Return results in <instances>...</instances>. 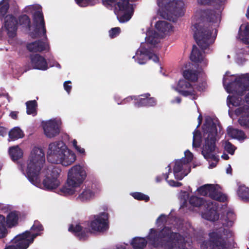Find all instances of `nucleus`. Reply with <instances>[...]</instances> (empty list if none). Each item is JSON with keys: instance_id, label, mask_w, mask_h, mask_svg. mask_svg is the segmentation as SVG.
Masks as SVG:
<instances>
[{"instance_id": "f257e3e1", "label": "nucleus", "mask_w": 249, "mask_h": 249, "mask_svg": "<svg viewBox=\"0 0 249 249\" xmlns=\"http://www.w3.org/2000/svg\"><path fill=\"white\" fill-rule=\"evenodd\" d=\"M207 20L206 22H199L193 25L194 36L196 43L202 50H205L212 44L215 37L212 36L213 29L211 23L217 21L219 14L214 10L208 9L205 12Z\"/></svg>"}, {"instance_id": "f03ea898", "label": "nucleus", "mask_w": 249, "mask_h": 249, "mask_svg": "<svg viewBox=\"0 0 249 249\" xmlns=\"http://www.w3.org/2000/svg\"><path fill=\"white\" fill-rule=\"evenodd\" d=\"M149 240L155 247H163L165 249L180 248L184 246V238L180 233L173 232L171 228L164 227L157 234L156 230L151 229Z\"/></svg>"}, {"instance_id": "7ed1b4c3", "label": "nucleus", "mask_w": 249, "mask_h": 249, "mask_svg": "<svg viewBox=\"0 0 249 249\" xmlns=\"http://www.w3.org/2000/svg\"><path fill=\"white\" fill-rule=\"evenodd\" d=\"M45 161L43 149L35 147L29 158L25 176L33 184L37 185L40 182L39 175Z\"/></svg>"}, {"instance_id": "20e7f679", "label": "nucleus", "mask_w": 249, "mask_h": 249, "mask_svg": "<svg viewBox=\"0 0 249 249\" xmlns=\"http://www.w3.org/2000/svg\"><path fill=\"white\" fill-rule=\"evenodd\" d=\"M87 173L84 167L79 164L73 166L69 171L67 180V186H63L60 189L64 195H72L76 189L83 183L87 177Z\"/></svg>"}, {"instance_id": "39448f33", "label": "nucleus", "mask_w": 249, "mask_h": 249, "mask_svg": "<svg viewBox=\"0 0 249 249\" xmlns=\"http://www.w3.org/2000/svg\"><path fill=\"white\" fill-rule=\"evenodd\" d=\"M229 86L232 88V92L236 95H229L227 98L228 103L238 107L242 101L241 96L244 95L245 91L249 90V75L246 74L236 77L234 81Z\"/></svg>"}, {"instance_id": "423d86ee", "label": "nucleus", "mask_w": 249, "mask_h": 249, "mask_svg": "<svg viewBox=\"0 0 249 249\" xmlns=\"http://www.w3.org/2000/svg\"><path fill=\"white\" fill-rule=\"evenodd\" d=\"M231 233L230 230L224 228L210 232L209 238L205 243L206 249H227Z\"/></svg>"}, {"instance_id": "0eeeda50", "label": "nucleus", "mask_w": 249, "mask_h": 249, "mask_svg": "<svg viewBox=\"0 0 249 249\" xmlns=\"http://www.w3.org/2000/svg\"><path fill=\"white\" fill-rule=\"evenodd\" d=\"M205 130L204 133V142L203 143L201 153L203 155L214 153L216 148V136L217 130L216 124L210 118L206 119Z\"/></svg>"}, {"instance_id": "6e6552de", "label": "nucleus", "mask_w": 249, "mask_h": 249, "mask_svg": "<svg viewBox=\"0 0 249 249\" xmlns=\"http://www.w3.org/2000/svg\"><path fill=\"white\" fill-rule=\"evenodd\" d=\"M68 148L62 141H57L51 143L49 145L47 159L49 162L58 164L61 161V158Z\"/></svg>"}, {"instance_id": "1a4fd4ad", "label": "nucleus", "mask_w": 249, "mask_h": 249, "mask_svg": "<svg viewBox=\"0 0 249 249\" xmlns=\"http://www.w3.org/2000/svg\"><path fill=\"white\" fill-rule=\"evenodd\" d=\"M34 29L31 33V36L33 38L43 36L45 40H47L45 20L42 11H36L33 15Z\"/></svg>"}, {"instance_id": "9d476101", "label": "nucleus", "mask_w": 249, "mask_h": 249, "mask_svg": "<svg viewBox=\"0 0 249 249\" xmlns=\"http://www.w3.org/2000/svg\"><path fill=\"white\" fill-rule=\"evenodd\" d=\"M20 213L17 211H13L8 213L5 218L2 215L0 214V238L4 237L7 233V230L6 228V222L8 227L11 228L16 226L18 223Z\"/></svg>"}, {"instance_id": "9b49d317", "label": "nucleus", "mask_w": 249, "mask_h": 249, "mask_svg": "<svg viewBox=\"0 0 249 249\" xmlns=\"http://www.w3.org/2000/svg\"><path fill=\"white\" fill-rule=\"evenodd\" d=\"M197 191L200 195H208L211 198L219 202H224L227 200V196L219 192L213 184H205L198 188Z\"/></svg>"}, {"instance_id": "f8f14e48", "label": "nucleus", "mask_w": 249, "mask_h": 249, "mask_svg": "<svg viewBox=\"0 0 249 249\" xmlns=\"http://www.w3.org/2000/svg\"><path fill=\"white\" fill-rule=\"evenodd\" d=\"M94 219L90 221L89 226L91 230L99 232H104L109 228L108 214L102 212L99 214L94 215Z\"/></svg>"}, {"instance_id": "ddd939ff", "label": "nucleus", "mask_w": 249, "mask_h": 249, "mask_svg": "<svg viewBox=\"0 0 249 249\" xmlns=\"http://www.w3.org/2000/svg\"><path fill=\"white\" fill-rule=\"evenodd\" d=\"M29 232L24 231L16 235L11 240L12 245L6 246L4 249H27L31 245V242L26 240Z\"/></svg>"}, {"instance_id": "4468645a", "label": "nucleus", "mask_w": 249, "mask_h": 249, "mask_svg": "<svg viewBox=\"0 0 249 249\" xmlns=\"http://www.w3.org/2000/svg\"><path fill=\"white\" fill-rule=\"evenodd\" d=\"M175 90L181 95L184 97L189 96H193V99H196V92L194 89L192 85L186 80H179L175 88Z\"/></svg>"}, {"instance_id": "2eb2a0df", "label": "nucleus", "mask_w": 249, "mask_h": 249, "mask_svg": "<svg viewBox=\"0 0 249 249\" xmlns=\"http://www.w3.org/2000/svg\"><path fill=\"white\" fill-rule=\"evenodd\" d=\"M44 134L47 138H52L56 137L60 132V127L55 119L50 120L42 123Z\"/></svg>"}, {"instance_id": "dca6fc26", "label": "nucleus", "mask_w": 249, "mask_h": 249, "mask_svg": "<svg viewBox=\"0 0 249 249\" xmlns=\"http://www.w3.org/2000/svg\"><path fill=\"white\" fill-rule=\"evenodd\" d=\"M218 204L212 200H207L205 205L206 211L203 214V217L206 219L214 221L219 219V214L217 213Z\"/></svg>"}, {"instance_id": "f3484780", "label": "nucleus", "mask_w": 249, "mask_h": 249, "mask_svg": "<svg viewBox=\"0 0 249 249\" xmlns=\"http://www.w3.org/2000/svg\"><path fill=\"white\" fill-rule=\"evenodd\" d=\"M235 113L237 115L241 116L238 122L244 128H249V106L244 105L236 108Z\"/></svg>"}, {"instance_id": "a211bd4d", "label": "nucleus", "mask_w": 249, "mask_h": 249, "mask_svg": "<svg viewBox=\"0 0 249 249\" xmlns=\"http://www.w3.org/2000/svg\"><path fill=\"white\" fill-rule=\"evenodd\" d=\"M18 20L12 15H7L4 18V28L9 37H13L16 35Z\"/></svg>"}, {"instance_id": "6ab92c4d", "label": "nucleus", "mask_w": 249, "mask_h": 249, "mask_svg": "<svg viewBox=\"0 0 249 249\" xmlns=\"http://www.w3.org/2000/svg\"><path fill=\"white\" fill-rule=\"evenodd\" d=\"M68 231L77 237L79 240H86L88 237V234L90 232L88 228H84L79 224L75 225L71 224Z\"/></svg>"}, {"instance_id": "aec40b11", "label": "nucleus", "mask_w": 249, "mask_h": 249, "mask_svg": "<svg viewBox=\"0 0 249 249\" xmlns=\"http://www.w3.org/2000/svg\"><path fill=\"white\" fill-rule=\"evenodd\" d=\"M31 63L34 69L45 71L48 68L45 58L39 54H31Z\"/></svg>"}, {"instance_id": "412c9836", "label": "nucleus", "mask_w": 249, "mask_h": 249, "mask_svg": "<svg viewBox=\"0 0 249 249\" xmlns=\"http://www.w3.org/2000/svg\"><path fill=\"white\" fill-rule=\"evenodd\" d=\"M156 104V99L154 97H151L148 93L140 95L138 97L137 101L135 102V106L138 107H154Z\"/></svg>"}, {"instance_id": "4be33fe9", "label": "nucleus", "mask_w": 249, "mask_h": 249, "mask_svg": "<svg viewBox=\"0 0 249 249\" xmlns=\"http://www.w3.org/2000/svg\"><path fill=\"white\" fill-rule=\"evenodd\" d=\"M44 230L42 225L38 220H35L30 230H27L25 231L29 232V235L26 238V240L30 241L31 244H32L35 239L37 236L41 235V231Z\"/></svg>"}, {"instance_id": "5701e85b", "label": "nucleus", "mask_w": 249, "mask_h": 249, "mask_svg": "<svg viewBox=\"0 0 249 249\" xmlns=\"http://www.w3.org/2000/svg\"><path fill=\"white\" fill-rule=\"evenodd\" d=\"M48 45L41 40L39 39L34 42L28 43L27 49L30 52H42L47 50Z\"/></svg>"}, {"instance_id": "b1692460", "label": "nucleus", "mask_w": 249, "mask_h": 249, "mask_svg": "<svg viewBox=\"0 0 249 249\" xmlns=\"http://www.w3.org/2000/svg\"><path fill=\"white\" fill-rule=\"evenodd\" d=\"M60 160V162H58V164L60 163L63 166H67L75 161L76 155L74 153L67 149V152H65Z\"/></svg>"}, {"instance_id": "393cba45", "label": "nucleus", "mask_w": 249, "mask_h": 249, "mask_svg": "<svg viewBox=\"0 0 249 249\" xmlns=\"http://www.w3.org/2000/svg\"><path fill=\"white\" fill-rule=\"evenodd\" d=\"M60 181L58 179H53L46 176L43 180L42 184L44 187L47 190H52L56 189L60 185Z\"/></svg>"}, {"instance_id": "a878e982", "label": "nucleus", "mask_w": 249, "mask_h": 249, "mask_svg": "<svg viewBox=\"0 0 249 249\" xmlns=\"http://www.w3.org/2000/svg\"><path fill=\"white\" fill-rule=\"evenodd\" d=\"M8 152L11 160L15 162L21 159L23 155L22 150L18 145L9 147Z\"/></svg>"}, {"instance_id": "bb28decb", "label": "nucleus", "mask_w": 249, "mask_h": 249, "mask_svg": "<svg viewBox=\"0 0 249 249\" xmlns=\"http://www.w3.org/2000/svg\"><path fill=\"white\" fill-rule=\"evenodd\" d=\"M227 134L229 136L238 140H244L247 137L245 132L241 130L233 128L231 127H228Z\"/></svg>"}, {"instance_id": "cd10ccee", "label": "nucleus", "mask_w": 249, "mask_h": 249, "mask_svg": "<svg viewBox=\"0 0 249 249\" xmlns=\"http://www.w3.org/2000/svg\"><path fill=\"white\" fill-rule=\"evenodd\" d=\"M155 27L160 33L164 35L167 34L169 32L172 31L173 26L171 24L165 21H159L156 22Z\"/></svg>"}, {"instance_id": "c85d7f7f", "label": "nucleus", "mask_w": 249, "mask_h": 249, "mask_svg": "<svg viewBox=\"0 0 249 249\" xmlns=\"http://www.w3.org/2000/svg\"><path fill=\"white\" fill-rule=\"evenodd\" d=\"M190 59L195 63L201 62L203 59V56L202 52L198 48L194 45L192 51L190 55Z\"/></svg>"}, {"instance_id": "c756f323", "label": "nucleus", "mask_w": 249, "mask_h": 249, "mask_svg": "<svg viewBox=\"0 0 249 249\" xmlns=\"http://www.w3.org/2000/svg\"><path fill=\"white\" fill-rule=\"evenodd\" d=\"M237 193L243 201L249 202V188L246 187L244 185H240L238 188Z\"/></svg>"}, {"instance_id": "7c9ffc66", "label": "nucleus", "mask_w": 249, "mask_h": 249, "mask_svg": "<svg viewBox=\"0 0 249 249\" xmlns=\"http://www.w3.org/2000/svg\"><path fill=\"white\" fill-rule=\"evenodd\" d=\"M173 7L172 13L176 17H181L183 15V7L184 3L182 1L178 0L171 3Z\"/></svg>"}, {"instance_id": "2f4dec72", "label": "nucleus", "mask_w": 249, "mask_h": 249, "mask_svg": "<svg viewBox=\"0 0 249 249\" xmlns=\"http://www.w3.org/2000/svg\"><path fill=\"white\" fill-rule=\"evenodd\" d=\"M117 5L120 11L133 12V6L129 3V0H120Z\"/></svg>"}, {"instance_id": "473e14b6", "label": "nucleus", "mask_w": 249, "mask_h": 249, "mask_svg": "<svg viewBox=\"0 0 249 249\" xmlns=\"http://www.w3.org/2000/svg\"><path fill=\"white\" fill-rule=\"evenodd\" d=\"M131 245L134 249H143L147 245V241L144 238L136 237L133 239Z\"/></svg>"}, {"instance_id": "72a5a7b5", "label": "nucleus", "mask_w": 249, "mask_h": 249, "mask_svg": "<svg viewBox=\"0 0 249 249\" xmlns=\"http://www.w3.org/2000/svg\"><path fill=\"white\" fill-rule=\"evenodd\" d=\"M9 137L12 141H15L24 137L23 132L19 127H15L9 132Z\"/></svg>"}, {"instance_id": "f704fd0d", "label": "nucleus", "mask_w": 249, "mask_h": 249, "mask_svg": "<svg viewBox=\"0 0 249 249\" xmlns=\"http://www.w3.org/2000/svg\"><path fill=\"white\" fill-rule=\"evenodd\" d=\"M183 76L186 79L192 82H196L198 79V72L196 70H186L183 72Z\"/></svg>"}, {"instance_id": "c9c22d12", "label": "nucleus", "mask_w": 249, "mask_h": 249, "mask_svg": "<svg viewBox=\"0 0 249 249\" xmlns=\"http://www.w3.org/2000/svg\"><path fill=\"white\" fill-rule=\"evenodd\" d=\"M26 112L28 115L35 116L37 114L36 107L37 106V102L34 100L29 101L26 103Z\"/></svg>"}, {"instance_id": "e433bc0d", "label": "nucleus", "mask_w": 249, "mask_h": 249, "mask_svg": "<svg viewBox=\"0 0 249 249\" xmlns=\"http://www.w3.org/2000/svg\"><path fill=\"white\" fill-rule=\"evenodd\" d=\"M207 201L203 198L194 196H191L189 200V203L192 206L196 207H200L202 205L205 206Z\"/></svg>"}, {"instance_id": "4c0bfd02", "label": "nucleus", "mask_w": 249, "mask_h": 249, "mask_svg": "<svg viewBox=\"0 0 249 249\" xmlns=\"http://www.w3.org/2000/svg\"><path fill=\"white\" fill-rule=\"evenodd\" d=\"M94 196L93 192L89 188L83 189V191L79 194L77 199L81 201H85L89 200Z\"/></svg>"}, {"instance_id": "58836bf2", "label": "nucleus", "mask_w": 249, "mask_h": 249, "mask_svg": "<svg viewBox=\"0 0 249 249\" xmlns=\"http://www.w3.org/2000/svg\"><path fill=\"white\" fill-rule=\"evenodd\" d=\"M201 142V134L199 130L196 129L193 132V147L194 148L199 147Z\"/></svg>"}, {"instance_id": "ea45409f", "label": "nucleus", "mask_w": 249, "mask_h": 249, "mask_svg": "<svg viewBox=\"0 0 249 249\" xmlns=\"http://www.w3.org/2000/svg\"><path fill=\"white\" fill-rule=\"evenodd\" d=\"M159 34L154 31L151 33V35L146 37V41L151 45H156L158 43Z\"/></svg>"}, {"instance_id": "a19ab883", "label": "nucleus", "mask_w": 249, "mask_h": 249, "mask_svg": "<svg viewBox=\"0 0 249 249\" xmlns=\"http://www.w3.org/2000/svg\"><path fill=\"white\" fill-rule=\"evenodd\" d=\"M19 23L23 27L30 28L31 27V20L29 17L26 15L20 16L19 18Z\"/></svg>"}, {"instance_id": "79ce46f5", "label": "nucleus", "mask_w": 249, "mask_h": 249, "mask_svg": "<svg viewBox=\"0 0 249 249\" xmlns=\"http://www.w3.org/2000/svg\"><path fill=\"white\" fill-rule=\"evenodd\" d=\"M133 58L135 59L140 64H143L146 63L145 56L142 51H137L136 55L133 56Z\"/></svg>"}, {"instance_id": "37998d69", "label": "nucleus", "mask_w": 249, "mask_h": 249, "mask_svg": "<svg viewBox=\"0 0 249 249\" xmlns=\"http://www.w3.org/2000/svg\"><path fill=\"white\" fill-rule=\"evenodd\" d=\"M50 171V176H49L51 178L53 179H58L60 173L61 172V170L57 166H53L51 168V170L49 169Z\"/></svg>"}, {"instance_id": "c03bdc74", "label": "nucleus", "mask_w": 249, "mask_h": 249, "mask_svg": "<svg viewBox=\"0 0 249 249\" xmlns=\"http://www.w3.org/2000/svg\"><path fill=\"white\" fill-rule=\"evenodd\" d=\"M132 196L135 199L139 200H144L147 202L149 200V197L140 192H135L132 194Z\"/></svg>"}, {"instance_id": "a18cd8bd", "label": "nucleus", "mask_w": 249, "mask_h": 249, "mask_svg": "<svg viewBox=\"0 0 249 249\" xmlns=\"http://www.w3.org/2000/svg\"><path fill=\"white\" fill-rule=\"evenodd\" d=\"M185 164L182 159L177 160L175 162V165L173 168L174 174H176V173L180 172L182 170L183 165Z\"/></svg>"}, {"instance_id": "49530a36", "label": "nucleus", "mask_w": 249, "mask_h": 249, "mask_svg": "<svg viewBox=\"0 0 249 249\" xmlns=\"http://www.w3.org/2000/svg\"><path fill=\"white\" fill-rule=\"evenodd\" d=\"M224 149L229 154L232 155L236 148L231 142L227 141L225 142Z\"/></svg>"}, {"instance_id": "de8ad7c7", "label": "nucleus", "mask_w": 249, "mask_h": 249, "mask_svg": "<svg viewBox=\"0 0 249 249\" xmlns=\"http://www.w3.org/2000/svg\"><path fill=\"white\" fill-rule=\"evenodd\" d=\"M124 14L120 16V17H118V19L120 22L123 23L126 21H128L132 16L133 12H123Z\"/></svg>"}, {"instance_id": "09e8293b", "label": "nucleus", "mask_w": 249, "mask_h": 249, "mask_svg": "<svg viewBox=\"0 0 249 249\" xmlns=\"http://www.w3.org/2000/svg\"><path fill=\"white\" fill-rule=\"evenodd\" d=\"M3 0H2L0 2V17L5 16L9 8V5L8 3L3 4Z\"/></svg>"}, {"instance_id": "8fccbe9b", "label": "nucleus", "mask_w": 249, "mask_h": 249, "mask_svg": "<svg viewBox=\"0 0 249 249\" xmlns=\"http://www.w3.org/2000/svg\"><path fill=\"white\" fill-rule=\"evenodd\" d=\"M167 168H168V173H165V174H163V176L164 177L166 181L168 182L169 185H170L171 186L175 187L176 181H174V180H168L169 174L171 172V168L170 165H168Z\"/></svg>"}, {"instance_id": "3c124183", "label": "nucleus", "mask_w": 249, "mask_h": 249, "mask_svg": "<svg viewBox=\"0 0 249 249\" xmlns=\"http://www.w3.org/2000/svg\"><path fill=\"white\" fill-rule=\"evenodd\" d=\"M121 33V29L119 27L111 28L109 31V36L111 38H114L118 36Z\"/></svg>"}, {"instance_id": "603ef678", "label": "nucleus", "mask_w": 249, "mask_h": 249, "mask_svg": "<svg viewBox=\"0 0 249 249\" xmlns=\"http://www.w3.org/2000/svg\"><path fill=\"white\" fill-rule=\"evenodd\" d=\"M185 158L182 159L184 161V163H189L191 162L193 159V155L192 152L187 150L185 152Z\"/></svg>"}, {"instance_id": "864d4df0", "label": "nucleus", "mask_w": 249, "mask_h": 249, "mask_svg": "<svg viewBox=\"0 0 249 249\" xmlns=\"http://www.w3.org/2000/svg\"><path fill=\"white\" fill-rule=\"evenodd\" d=\"M244 34V36L243 40L246 44L248 45L249 48V25L246 26Z\"/></svg>"}, {"instance_id": "5fc2aeb1", "label": "nucleus", "mask_w": 249, "mask_h": 249, "mask_svg": "<svg viewBox=\"0 0 249 249\" xmlns=\"http://www.w3.org/2000/svg\"><path fill=\"white\" fill-rule=\"evenodd\" d=\"M203 156L204 158L207 160L211 159L216 162H217L219 160L218 158L214 154H213V153H210L207 155H203Z\"/></svg>"}, {"instance_id": "6e6d98bb", "label": "nucleus", "mask_w": 249, "mask_h": 249, "mask_svg": "<svg viewBox=\"0 0 249 249\" xmlns=\"http://www.w3.org/2000/svg\"><path fill=\"white\" fill-rule=\"evenodd\" d=\"M134 100L135 101L134 103L138 100V97L136 96H128L126 97V98L124 99V100L122 101V104H125L126 103H128L131 101Z\"/></svg>"}, {"instance_id": "4d7b16f0", "label": "nucleus", "mask_w": 249, "mask_h": 249, "mask_svg": "<svg viewBox=\"0 0 249 249\" xmlns=\"http://www.w3.org/2000/svg\"><path fill=\"white\" fill-rule=\"evenodd\" d=\"M76 3L81 7H86L88 4V0H75Z\"/></svg>"}, {"instance_id": "13d9d810", "label": "nucleus", "mask_w": 249, "mask_h": 249, "mask_svg": "<svg viewBox=\"0 0 249 249\" xmlns=\"http://www.w3.org/2000/svg\"><path fill=\"white\" fill-rule=\"evenodd\" d=\"M70 83H71V82L70 81H65L64 83V89L66 90V91L69 93L70 92L72 88L71 85H68V84Z\"/></svg>"}, {"instance_id": "bf43d9fd", "label": "nucleus", "mask_w": 249, "mask_h": 249, "mask_svg": "<svg viewBox=\"0 0 249 249\" xmlns=\"http://www.w3.org/2000/svg\"><path fill=\"white\" fill-rule=\"evenodd\" d=\"M148 56L150 59H152L155 62H158L159 60V57L154 53H150L148 54Z\"/></svg>"}, {"instance_id": "052dcab7", "label": "nucleus", "mask_w": 249, "mask_h": 249, "mask_svg": "<svg viewBox=\"0 0 249 249\" xmlns=\"http://www.w3.org/2000/svg\"><path fill=\"white\" fill-rule=\"evenodd\" d=\"M7 129L3 126H0V136H4L6 135Z\"/></svg>"}, {"instance_id": "680f3d73", "label": "nucleus", "mask_w": 249, "mask_h": 249, "mask_svg": "<svg viewBox=\"0 0 249 249\" xmlns=\"http://www.w3.org/2000/svg\"><path fill=\"white\" fill-rule=\"evenodd\" d=\"M198 2L202 5H212V0H197Z\"/></svg>"}, {"instance_id": "e2e57ef3", "label": "nucleus", "mask_w": 249, "mask_h": 249, "mask_svg": "<svg viewBox=\"0 0 249 249\" xmlns=\"http://www.w3.org/2000/svg\"><path fill=\"white\" fill-rule=\"evenodd\" d=\"M187 174L183 175L182 174H179V173H176V174H174L175 178L178 180H181Z\"/></svg>"}, {"instance_id": "0e129e2a", "label": "nucleus", "mask_w": 249, "mask_h": 249, "mask_svg": "<svg viewBox=\"0 0 249 249\" xmlns=\"http://www.w3.org/2000/svg\"><path fill=\"white\" fill-rule=\"evenodd\" d=\"M18 111H12L10 113V116L12 119L16 120L18 118Z\"/></svg>"}, {"instance_id": "69168bd1", "label": "nucleus", "mask_w": 249, "mask_h": 249, "mask_svg": "<svg viewBox=\"0 0 249 249\" xmlns=\"http://www.w3.org/2000/svg\"><path fill=\"white\" fill-rule=\"evenodd\" d=\"M225 0H212V5L217 4L220 5L222 3H223Z\"/></svg>"}, {"instance_id": "338daca9", "label": "nucleus", "mask_w": 249, "mask_h": 249, "mask_svg": "<svg viewBox=\"0 0 249 249\" xmlns=\"http://www.w3.org/2000/svg\"><path fill=\"white\" fill-rule=\"evenodd\" d=\"M75 150L80 154H85V151L83 148H81L80 146H77Z\"/></svg>"}, {"instance_id": "774afa93", "label": "nucleus", "mask_w": 249, "mask_h": 249, "mask_svg": "<svg viewBox=\"0 0 249 249\" xmlns=\"http://www.w3.org/2000/svg\"><path fill=\"white\" fill-rule=\"evenodd\" d=\"M165 218V215L163 214H161L157 219L158 222H163V218Z\"/></svg>"}]
</instances>
